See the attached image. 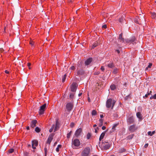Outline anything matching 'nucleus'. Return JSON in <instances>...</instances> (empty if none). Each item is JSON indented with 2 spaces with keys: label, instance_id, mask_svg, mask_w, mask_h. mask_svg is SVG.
<instances>
[{
  "label": "nucleus",
  "instance_id": "obj_1",
  "mask_svg": "<svg viewBox=\"0 0 156 156\" xmlns=\"http://www.w3.org/2000/svg\"><path fill=\"white\" fill-rule=\"evenodd\" d=\"M116 101L115 100H112L111 99H109L107 100L106 102V106L108 108H109L111 107L112 104V109Z\"/></svg>",
  "mask_w": 156,
  "mask_h": 156
},
{
  "label": "nucleus",
  "instance_id": "obj_2",
  "mask_svg": "<svg viewBox=\"0 0 156 156\" xmlns=\"http://www.w3.org/2000/svg\"><path fill=\"white\" fill-rule=\"evenodd\" d=\"M90 148L88 147H87L82 151L81 156H89L90 155Z\"/></svg>",
  "mask_w": 156,
  "mask_h": 156
},
{
  "label": "nucleus",
  "instance_id": "obj_3",
  "mask_svg": "<svg viewBox=\"0 0 156 156\" xmlns=\"http://www.w3.org/2000/svg\"><path fill=\"white\" fill-rule=\"evenodd\" d=\"M101 146L104 150H106L108 149L110 147V144L107 141L102 142Z\"/></svg>",
  "mask_w": 156,
  "mask_h": 156
},
{
  "label": "nucleus",
  "instance_id": "obj_4",
  "mask_svg": "<svg viewBox=\"0 0 156 156\" xmlns=\"http://www.w3.org/2000/svg\"><path fill=\"white\" fill-rule=\"evenodd\" d=\"M72 144L73 145L72 147L74 149H76V147H78L80 145V140L78 139H75L73 140H72Z\"/></svg>",
  "mask_w": 156,
  "mask_h": 156
},
{
  "label": "nucleus",
  "instance_id": "obj_5",
  "mask_svg": "<svg viewBox=\"0 0 156 156\" xmlns=\"http://www.w3.org/2000/svg\"><path fill=\"white\" fill-rule=\"evenodd\" d=\"M47 106V104L45 103L40 107L39 113L40 115L44 114L45 109Z\"/></svg>",
  "mask_w": 156,
  "mask_h": 156
},
{
  "label": "nucleus",
  "instance_id": "obj_6",
  "mask_svg": "<svg viewBox=\"0 0 156 156\" xmlns=\"http://www.w3.org/2000/svg\"><path fill=\"white\" fill-rule=\"evenodd\" d=\"M73 102H69L66 105V109L69 112H70L73 108Z\"/></svg>",
  "mask_w": 156,
  "mask_h": 156
},
{
  "label": "nucleus",
  "instance_id": "obj_7",
  "mask_svg": "<svg viewBox=\"0 0 156 156\" xmlns=\"http://www.w3.org/2000/svg\"><path fill=\"white\" fill-rule=\"evenodd\" d=\"M137 129V127L135 125L130 126L129 128V130L131 132H133Z\"/></svg>",
  "mask_w": 156,
  "mask_h": 156
},
{
  "label": "nucleus",
  "instance_id": "obj_8",
  "mask_svg": "<svg viewBox=\"0 0 156 156\" xmlns=\"http://www.w3.org/2000/svg\"><path fill=\"white\" fill-rule=\"evenodd\" d=\"M77 87V83H72L71 87V90L73 92H75L76 90Z\"/></svg>",
  "mask_w": 156,
  "mask_h": 156
},
{
  "label": "nucleus",
  "instance_id": "obj_9",
  "mask_svg": "<svg viewBox=\"0 0 156 156\" xmlns=\"http://www.w3.org/2000/svg\"><path fill=\"white\" fill-rule=\"evenodd\" d=\"M136 40V38L134 37H133L130 38L126 40V42L128 43H131L134 42Z\"/></svg>",
  "mask_w": 156,
  "mask_h": 156
},
{
  "label": "nucleus",
  "instance_id": "obj_10",
  "mask_svg": "<svg viewBox=\"0 0 156 156\" xmlns=\"http://www.w3.org/2000/svg\"><path fill=\"white\" fill-rule=\"evenodd\" d=\"M134 122V118L133 116L129 117L127 120V122L129 125L133 123Z\"/></svg>",
  "mask_w": 156,
  "mask_h": 156
},
{
  "label": "nucleus",
  "instance_id": "obj_11",
  "mask_svg": "<svg viewBox=\"0 0 156 156\" xmlns=\"http://www.w3.org/2000/svg\"><path fill=\"white\" fill-rule=\"evenodd\" d=\"M54 135L53 134L51 133L49 135L47 141V143L50 144L52 139Z\"/></svg>",
  "mask_w": 156,
  "mask_h": 156
},
{
  "label": "nucleus",
  "instance_id": "obj_12",
  "mask_svg": "<svg viewBox=\"0 0 156 156\" xmlns=\"http://www.w3.org/2000/svg\"><path fill=\"white\" fill-rule=\"evenodd\" d=\"M38 144V142L37 140H34L32 141V147L33 149H35L36 147Z\"/></svg>",
  "mask_w": 156,
  "mask_h": 156
},
{
  "label": "nucleus",
  "instance_id": "obj_13",
  "mask_svg": "<svg viewBox=\"0 0 156 156\" xmlns=\"http://www.w3.org/2000/svg\"><path fill=\"white\" fill-rule=\"evenodd\" d=\"M92 61V58H90L87 59L85 62V66H88L90 65Z\"/></svg>",
  "mask_w": 156,
  "mask_h": 156
},
{
  "label": "nucleus",
  "instance_id": "obj_14",
  "mask_svg": "<svg viewBox=\"0 0 156 156\" xmlns=\"http://www.w3.org/2000/svg\"><path fill=\"white\" fill-rule=\"evenodd\" d=\"M82 129L81 128H80L76 131L75 133V135L77 137H78V136H80V135L82 133Z\"/></svg>",
  "mask_w": 156,
  "mask_h": 156
},
{
  "label": "nucleus",
  "instance_id": "obj_15",
  "mask_svg": "<svg viewBox=\"0 0 156 156\" xmlns=\"http://www.w3.org/2000/svg\"><path fill=\"white\" fill-rule=\"evenodd\" d=\"M84 73V71L82 69H80L77 70V75L80 76L82 75Z\"/></svg>",
  "mask_w": 156,
  "mask_h": 156
},
{
  "label": "nucleus",
  "instance_id": "obj_16",
  "mask_svg": "<svg viewBox=\"0 0 156 156\" xmlns=\"http://www.w3.org/2000/svg\"><path fill=\"white\" fill-rule=\"evenodd\" d=\"M37 123V121L36 120H33L30 123V127L33 128L36 126V124Z\"/></svg>",
  "mask_w": 156,
  "mask_h": 156
},
{
  "label": "nucleus",
  "instance_id": "obj_17",
  "mask_svg": "<svg viewBox=\"0 0 156 156\" xmlns=\"http://www.w3.org/2000/svg\"><path fill=\"white\" fill-rule=\"evenodd\" d=\"M107 66L110 68H113L115 67V65L113 62H110L107 65Z\"/></svg>",
  "mask_w": 156,
  "mask_h": 156
},
{
  "label": "nucleus",
  "instance_id": "obj_18",
  "mask_svg": "<svg viewBox=\"0 0 156 156\" xmlns=\"http://www.w3.org/2000/svg\"><path fill=\"white\" fill-rule=\"evenodd\" d=\"M141 21V20L138 17H136L134 19V22L138 24H140Z\"/></svg>",
  "mask_w": 156,
  "mask_h": 156
},
{
  "label": "nucleus",
  "instance_id": "obj_19",
  "mask_svg": "<svg viewBox=\"0 0 156 156\" xmlns=\"http://www.w3.org/2000/svg\"><path fill=\"white\" fill-rule=\"evenodd\" d=\"M59 122L57 120H56L55 123V126L54 127V132H55L57 131L59 128Z\"/></svg>",
  "mask_w": 156,
  "mask_h": 156
},
{
  "label": "nucleus",
  "instance_id": "obj_20",
  "mask_svg": "<svg viewBox=\"0 0 156 156\" xmlns=\"http://www.w3.org/2000/svg\"><path fill=\"white\" fill-rule=\"evenodd\" d=\"M107 131V130H106L102 133L101 134V135L100 136V138L99 139V141H101V140L103 138L105 135V133Z\"/></svg>",
  "mask_w": 156,
  "mask_h": 156
},
{
  "label": "nucleus",
  "instance_id": "obj_21",
  "mask_svg": "<svg viewBox=\"0 0 156 156\" xmlns=\"http://www.w3.org/2000/svg\"><path fill=\"white\" fill-rule=\"evenodd\" d=\"M122 33H121L119 35V38L118 39V41H122L123 42H124V39L122 37Z\"/></svg>",
  "mask_w": 156,
  "mask_h": 156
},
{
  "label": "nucleus",
  "instance_id": "obj_22",
  "mask_svg": "<svg viewBox=\"0 0 156 156\" xmlns=\"http://www.w3.org/2000/svg\"><path fill=\"white\" fill-rule=\"evenodd\" d=\"M119 69L116 68H114L113 69L112 73L114 74H117L118 73Z\"/></svg>",
  "mask_w": 156,
  "mask_h": 156
},
{
  "label": "nucleus",
  "instance_id": "obj_23",
  "mask_svg": "<svg viewBox=\"0 0 156 156\" xmlns=\"http://www.w3.org/2000/svg\"><path fill=\"white\" fill-rule=\"evenodd\" d=\"M136 116L139 119H141L142 118V116H141V114L140 112H137L136 113Z\"/></svg>",
  "mask_w": 156,
  "mask_h": 156
},
{
  "label": "nucleus",
  "instance_id": "obj_24",
  "mask_svg": "<svg viewBox=\"0 0 156 156\" xmlns=\"http://www.w3.org/2000/svg\"><path fill=\"white\" fill-rule=\"evenodd\" d=\"M110 88L112 90H114L116 89V86L114 84H112L110 86Z\"/></svg>",
  "mask_w": 156,
  "mask_h": 156
},
{
  "label": "nucleus",
  "instance_id": "obj_25",
  "mask_svg": "<svg viewBox=\"0 0 156 156\" xmlns=\"http://www.w3.org/2000/svg\"><path fill=\"white\" fill-rule=\"evenodd\" d=\"M151 93H152V91H150L149 92H148L147 94H146L143 97V98H144L145 97V98L147 97L148 95H149L151 94Z\"/></svg>",
  "mask_w": 156,
  "mask_h": 156
},
{
  "label": "nucleus",
  "instance_id": "obj_26",
  "mask_svg": "<svg viewBox=\"0 0 156 156\" xmlns=\"http://www.w3.org/2000/svg\"><path fill=\"white\" fill-rule=\"evenodd\" d=\"M155 133V131H153L152 132H151V131H149L148 132V134L149 135H150L151 136H152Z\"/></svg>",
  "mask_w": 156,
  "mask_h": 156
},
{
  "label": "nucleus",
  "instance_id": "obj_27",
  "mask_svg": "<svg viewBox=\"0 0 156 156\" xmlns=\"http://www.w3.org/2000/svg\"><path fill=\"white\" fill-rule=\"evenodd\" d=\"M124 20L125 19L123 17H121L119 19V21L121 23H123Z\"/></svg>",
  "mask_w": 156,
  "mask_h": 156
},
{
  "label": "nucleus",
  "instance_id": "obj_28",
  "mask_svg": "<svg viewBox=\"0 0 156 156\" xmlns=\"http://www.w3.org/2000/svg\"><path fill=\"white\" fill-rule=\"evenodd\" d=\"M98 44V42H95L92 46V48H94L97 46Z\"/></svg>",
  "mask_w": 156,
  "mask_h": 156
},
{
  "label": "nucleus",
  "instance_id": "obj_29",
  "mask_svg": "<svg viewBox=\"0 0 156 156\" xmlns=\"http://www.w3.org/2000/svg\"><path fill=\"white\" fill-rule=\"evenodd\" d=\"M151 16L152 18L155 19L156 17V13L155 12L152 13Z\"/></svg>",
  "mask_w": 156,
  "mask_h": 156
},
{
  "label": "nucleus",
  "instance_id": "obj_30",
  "mask_svg": "<svg viewBox=\"0 0 156 156\" xmlns=\"http://www.w3.org/2000/svg\"><path fill=\"white\" fill-rule=\"evenodd\" d=\"M118 125L117 124H115L113 125L112 128V131H114L115 130V128Z\"/></svg>",
  "mask_w": 156,
  "mask_h": 156
},
{
  "label": "nucleus",
  "instance_id": "obj_31",
  "mask_svg": "<svg viewBox=\"0 0 156 156\" xmlns=\"http://www.w3.org/2000/svg\"><path fill=\"white\" fill-rule=\"evenodd\" d=\"M55 125L54 124H53L52 125L51 127V129L49 130V132H50V133H51V132H52V131H53V129L54 128H55Z\"/></svg>",
  "mask_w": 156,
  "mask_h": 156
},
{
  "label": "nucleus",
  "instance_id": "obj_32",
  "mask_svg": "<svg viewBox=\"0 0 156 156\" xmlns=\"http://www.w3.org/2000/svg\"><path fill=\"white\" fill-rule=\"evenodd\" d=\"M66 74H65L63 76L62 79V82H64L66 80Z\"/></svg>",
  "mask_w": 156,
  "mask_h": 156
},
{
  "label": "nucleus",
  "instance_id": "obj_33",
  "mask_svg": "<svg viewBox=\"0 0 156 156\" xmlns=\"http://www.w3.org/2000/svg\"><path fill=\"white\" fill-rule=\"evenodd\" d=\"M103 119H100L99 120L100 123L99 124V126H102L103 123Z\"/></svg>",
  "mask_w": 156,
  "mask_h": 156
},
{
  "label": "nucleus",
  "instance_id": "obj_34",
  "mask_svg": "<svg viewBox=\"0 0 156 156\" xmlns=\"http://www.w3.org/2000/svg\"><path fill=\"white\" fill-rule=\"evenodd\" d=\"M35 131L37 133H39L40 131V129L39 127H37L35 129Z\"/></svg>",
  "mask_w": 156,
  "mask_h": 156
},
{
  "label": "nucleus",
  "instance_id": "obj_35",
  "mask_svg": "<svg viewBox=\"0 0 156 156\" xmlns=\"http://www.w3.org/2000/svg\"><path fill=\"white\" fill-rule=\"evenodd\" d=\"M97 114V112L95 110H93L92 112V115H95Z\"/></svg>",
  "mask_w": 156,
  "mask_h": 156
},
{
  "label": "nucleus",
  "instance_id": "obj_36",
  "mask_svg": "<svg viewBox=\"0 0 156 156\" xmlns=\"http://www.w3.org/2000/svg\"><path fill=\"white\" fill-rule=\"evenodd\" d=\"M61 145H58V147L56 148V151L57 152H58L59 151V148H61Z\"/></svg>",
  "mask_w": 156,
  "mask_h": 156
},
{
  "label": "nucleus",
  "instance_id": "obj_37",
  "mask_svg": "<svg viewBox=\"0 0 156 156\" xmlns=\"http://www.w3.org/2000/svg\"><path fill=\"white\" fill-rule=\"evenodd\" d=\"M150 99H156V94H155L153 96H151L150 97Z\"/></svg>",
  "mask_w": 156,
  "mask_h": 156
},
{
  "label": "nucleus",
  "instance_id": "obj_38",
  "mask_svg": "<svg viewBox=\"0 0 156 156\" xmlns=\"http://www.w3.org/2000/svg\"><path fill=\"white\" fill-rule=\"evenodd\" d=\"M72 133V131H70L69 133H68L67 134V138H69Z\"/></svg>",
  "mask_w": 156,
  "mask_h": 156
},
{
  "label": "nucleus",
  "instance_id": "obj_39",
  "mask_svg": "<svg viewBox=\"0 0 156 156\" xmlns=\"http://www.w3.org/2000/svg\"><path fill=\"white\" fill-rule=\"evenodd\" d=\"M91 136V134L90 133H88L87 135V139H89L90 137Z\"/></svg>",
  "mask_w": 156,
  "mask_h": 156
},
{
  "label": "nucleus",
  "instance_id": "obj_40",
  "mask_svg": "<svg viewBox=\"0 0 156 156\" xmlns=\"http://www.w3.org/2000/svg\"><path fill=\"white\" fill-rule=\"evenodd\" d=\"M14 151V149L12 148H11V149H9L8 151V152L9 153H12Z\"/></svg>",
  "mask_w": 156,
  "mask_h": 156
},
{
  "label": "nucleus",
  "instance_id": "obj_41",
  "mask_svg": "<svg viewBox=\"0 0 156 156\" xmlns=\"http://www.w3.org/2000/svg\"><path fill=\"white\" fill-rule=\"evenodd\" d=\"M74 95V93H71L69 95L70 98H73Z\"/></svg>",
  "mask_w": 156,
  "mask_h": 156
},
{
  "label": "nucleus",
  "instance_id": "obj_42",
  "mask_svg": "<svg viewBox=\"0 0 156 156\" xmlns=\"http://www.w3.org/2000/svg\"><path fill=\"white\" fill-rule=\"evenodd\" d=\"M152 66V64L151 63H149V65L148 66V67L146 68V70H147L148 68H151V67Z\"/></svg>",
  "mask_w": 156,
  "mask_h": 156
},
{
  "label": "nucleus",
  "instance_id": "obj_43",
  "mask_svg": "<svg viewBox=\"0 0 156 156\" xmlns=\"http://www.w3.org/2000/svg\"><path fill=\"white\" fill-rule=\"evenodd\" d=\"M44 151H45V156H46L47 154V148L45 147L44 148Z\"/></svg>",
  "mask_w": 156,
  "mask_h": 156
},
{
  "label": "nucleus",
  "instance_id": "obj_44",
  "mask_svg": "<svg viewBox=\"0 0 156 156\" xmlns=\"http://www.w3.org/2000/svg\"><path fill=\"white\" fill-rule=\"evenodd\" d=\"M75 69V66H71V67L69 69L72 70H74Z\"/></svg>",
  "mask_w": 156,
  "mask_h": 156
},
{
  "label": "nucleus",
  "instance_id": "obj_45",
  "mask_svg": "<svg viewBox=\"0 0 156 156\" xmlns=\"http://www.w3.org/2000/svg\"><path fill=\"white\" fill-rule=\"evenodd\" d=\"M100 73L99 71L96 72L94 73V75H98L100 74Z\"/></svg>",
  "mask_w": 156,
  "mask_h": 156
},
{
  "label": "nucleus",
  "instance_id": "obj_46",
  "mask_svg": "<svg viewBox=\"0 0 156 156\" xmlns=\"http://www.w3.org/2000/svg\"><path fill=\"white\" fill-rule=\"evenodd\" d=\"M28 153L27 152H24V154L25 156H27L28 155Z\"/></svg>",
  "mask_w": 156,
  "mask_h": 156
},
{
  "label": "nucleus",
  "instance_id": "obj_47",
  "mask_svg": "<svg viewBox=\"0 0 156 156\" xmlns=\"http://www.w3.org/2000/svg\"><path fill=\"white\" fill-rule=\"evenodd\" d=\"M107 27V26L106 25H104L102 26V28H103L105 29Z\"/></svg>",
  "mask_w": 156,
  "mask_h": 156
},
{
  "label": "nucleus",
  "instance_id": "obj_48",
  "mask_svg": "<svg viewBox=\"0 0 156 156\" xmlns=\"http://www.w3.org/2000/svg\"><path fill=\"white\" fill-rule=\"evenodd\" d=\"M30 44L31 46H33L34 44V42L33 41H31L30 42Z\"/></svg>",
  "mask_w": 156,
  "mask_h": 156
},
{
  "label": "nucleus",
  "instance_id": "obj_49",
  "mask_svg": "<svg viewBox=\"0 0 156 156\" xmlns=\"http://www.w3.org/2000/svg\"><path fill=\"white\" fill-rule=\"evenodd\" d=\"M74 126V123L73 122L71 123L70 125V126L71 127H73Z\"/></svg>",
  "mask_w": 156,
  "mask_h": 156
},
{
  "label": "nucleus",
  "instance_id": "obj_50",
  "mask_svg": "<svg viewBox=\"0 0 156 156\" xmlns=\"http://www.w3.org/2000/svg\"><path fill=\"white\" fill-rule=\"evenodd\" d=\"M101 69L102 71H104L105 70V68H104V67L103 66H101Z\"/></svg>",
  "mask_w": 156,
  "mask_h": 156
},
{
  "label": "nucleus",
  "instance_id": "obj_51",
  "mask_svg": "<svg viewBox=\"0 0 156 156\" xmlns=\"http://www.w3.org/2000/svg\"><path fill=\"white\" fill-rule=\"evenodd\" d=\"M148 144H146L144 145V147L145 148H146L148 147Z\"/></svg>",
  "mask_w": 156,
  "mask_h": 156
},
{
  "label": "nucleus",
  "instance_id": "obj_52",
  "mask_svg": "<svg viewBox=\"0 0 156 156\" xmlns=\"http://www.w3.org/2000/svg\"><path fill=\"white\" fill-rule=\"evenodd\" d=\"M31 65V63H27V66L29 67V69H30V67H29Z\"/></svg>",
  "mask_w": 156,
  "mask_h": 156
},
{
  "label": "nucleus",
  "instance_id": "obj_53",
  "mask_svg": "<svg viewBox=\"0 0 156 156\" xmlns=\"http://www.w3.org/2000/svg\"><path fill=\"white\" fill-rule=\"evenodd\" d=\"M105 129L106 127L105 126H103L102 127V129L103 130H105Z\"/></svg>",
  "mask_w": 156,
  "mask_h": 156
},
{
  "label": "nucleus",
  "instance_id": "obj_54",
  "mask_svg": "<svg viewBox=\"0 0 156 156\" xmlns=\"http://www.w3.org/2000/svg\"><path fill=\"white\" fill-rule=\"evenodd\" d=\"M121 150L122 151H120V152H124L125 151V150L124 149H122Z\"/></svg>",
  "mask_w": 156,
  "mask_h": 156
},
{
  "label": "nucleus",
  "instance_id": "obj_55",
  "mask_svg": "<svg viewBox=\"0 0 156 156\" xmlns=\"http://www.w3.org/2000/svg\"><path fill=\"white\" fill-rule=\"evenodd\" d=\"M5 72L7 74H9V72L7 70H5Z\"/></svg>",
  "mask_w": 156,
  "mask_h": 156
},
{
  "label": "nucleus",
  "instance_id": "obj_56",
  "mask_svg": "<svg viewBox=\"0 0 156 156\" xmlns=\"http://www.w3.org/2000/svg\"><path fill=\"white\" fill-rule=\"evenodd\" d=\"M116 51L117 52L118 54H119L120 53V51L119 50H116Z\"/></svg>",
  "mask_w": 156,
  "mask_h": 156
},
{
  "label": "nucleus",
  "instance_id": "obj_57",
  "mask_svg": "<svg viewBox=\"0 0 156 156\" xmlns=\"http://www.w3.org/2000/svg\"><path fill=\"white\" fill-rule=\"evenodd\" d=\"M100 116L101 118H102L104 117L103 115H100Z\"/></svg>",
  "mask_w": 156,
  "mask_h": 156
},
{
  "label": "nucleus",
  "instance_id": "obj_58",
  "mask_svg": "<svg viewBox=\"0 0 156 156\" xmlns=\"http://www.w3.org/2000/svg\"><path fill=\"white\" fill-rule=\"evenodd\" d=\"M82 94V93H80L79 94H78V96H80Z\"/></svg>",
  "mask_w": 156,
  "mask_h": 156
},
{
  "label": "nucleus",
  "instance_id": "obj_59",
  "mask_svg": "<svg viewBox=\"0 0 156 156\" xmlns=\"http://www.w3.org/2000/svg\"><path fill=\"white\" fill-rule=\"evenodd\" d=\"M27 130H29L30 129V127H29V126H27Z\"/></svg>",
  "mask_w": 156,
  "mask_h": 156
},
{
  "label": "nucleus",
  "instance_id": "obj_60",
  "mask_svg": "<svg viewBox=\"0 0 156 156\" xmlns=\"http://www.w3.org/2000/svg\"><path fill=\"white\" fill-rule=\"evenodd\" d=\"M0 51L1 52H2L3 51H4V50H3V49L2 48V49H0Z\"/></svg>",
  "mask_w": 156,
  "mask_h": 156
},
{
  "label": "nucleus",
  "instance_id": "obj_61",
  "mask_svg": "<svg viewBox=\"0 0 156 156\" xmlns=\"http://www.w3.org/2000/svg\"><path fill=\"white\" fill-rule=\"evenodd\" d=\"M116 45H117V46H119V45L120 44H119L118 43H116V44H115Z\"/></svg>",
  "mask_w": 156,
  "mask_h": 156
},
{
  "label": "nucleus",
  "instance_id": "obj_62",
  "mask_svg": "<svg viewBox=\"0 0 156 156\" xmlns=\"http://www.w3.org/2000/svg\"><path fill=\"white\" fill-rule=\"evenodd\" d=\"M57 144V142H55L54 143V145H56Z\"/></svg>",
  "mask_w": 156,
  "mask_h": 156
},
{
  "label": "nucleus",
  "instance_id": "obj_63",
  "mask_svg": "<svg viewBox=\"0 0 156 156\" xmlns=\"http://www.w3.org/2000/svg\"><path fill=\"white\" fill-rule=\"evenodd\" d=\"M97 126V125L96 124H94L93 126L94 127H95Z\"/></svg>",
  "mask_w": 156,
  "mask_h": 156
},
{
  "label": "nucleus",
  "instance_id": "obj_64",
  "mask_svg": "<svg viewBox=\"0 0 156 156\" xmlns=\"http://www.w3.org/2000/svg\"><path fill=\"white\" fill-rule=\"evenodd\" d=\"M88 100L89 102H90V98H88Z\"/></svg>",
  "mask_w": 156,
  "mask_h": 156
}]
</instances>
